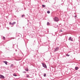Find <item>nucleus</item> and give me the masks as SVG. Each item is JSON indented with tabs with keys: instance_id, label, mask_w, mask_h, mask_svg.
<instances>
[{
	"instance_id": "14",
	"label": "nucleus",
	"mask_w": 80,
	"mask_h": 80,
	"mask_svg": "<svg viewBox=\"0 0 80 80\" xmlns=\"http://www.w3.org/2000/svg\"><path fill=\"white\" fill-rule=\"evenodd\" d=\"M25 15H22V18H23V17H25Z\"/></svg>"
},
{
	"instance_id": "1",
	"label": "nucleus",
	"mask_w": 80,
	"mask_h": 80,
	"mask_svg": "<svg viewBox=\"0 0 80 80\" xmlns=\"http://www.w3.org/2000/svg\"><path fill=\"white\" fill-rule=\"evenodd\" d=\"M54 22H58L59 21V19H58V18L57 17H55L53 19Z\"/></svg>"
},
{
	"instance_id": "11",
	"label": "nucleus",
	"mask_w": 80,
	"mask_h": 80,
	"mask_svg": "<svg viewBox=\"0 0 80 80\" xmlns=\"http://www.w3.org/2000/svg\"><path fill=\"white\" fill-rule=\"evenodd\" d=\"M50 25V23H49V22H48L47 23V25Z\"/></svg>"
},
{
	"instance_id": "4",
	"label": "nucleus",
	"mask_w": 80,
	"mask_h": 80,
	"mask_svg": "<svg viewBox=\"0 0 80 80\" xmlns=\"http://www.w3.org/2000/svg\"><path fill=\"white\" fill-rule=\"evenodd\" d=\"M0 78H5V77L2 75H0Z\"/></svg>"
},
{
	"instance_id": "20",
	"label": "nucleus",
	"mask_w": 80,
	"mask_h": 80,
	"mask_svg": "<svg viewBox=\"0 0 80 80\" xmlns=\"http://www.w3.org/2000/svg\"><path fill=\"white\" fill-rule=\"evenodd\" d=\"M23 73H26V72H25V71H23Z\"/></svg>"
},
{
	"instance_id": "15",
	"label": "nucleus",
	"mask_w": 80,
	"mask_h": 80,
	"mask_svg": "<svg viewBox=\"0 0 80 80\" xmlns=\"http://www.w3.org/2000/svg\"><path fill=\"white\" fill-rule=\"evenodd\" d=\"M48 13H50V11H48L47 12Z\"/></svg>"
},
{
	"instance_id": "6",
	"label": "nucleus",
	"mask_w": 80,
	"mask_h": 80,
	"mask_svg": "<svg viewBox=\"0 0 80 80\" xmlns=\"http://www.w3.org/2000/svg\"><path fill=\"white\" fill-rule=\"evenodd\" d=\"M15 23H16V22H13L12 24V25H15Z\"/></svg>"
},
{
	"instance_id": "23",
	"label": "nucleus",
	"mask_w": 80,
	"mask_h": 80,
	"mask_svg": "<svg viewBox=\"0 0 80 80\" xmlns=\"http://www.w3.org/2000/svg\"><path fill=\"white\" fill-rule=\"evenodd\" d=\"M75 17H77V15H75Z\"/></svg>"
},
{
	"instance_id": "16",
	"label": "nucleus",
	"mask_w": 80,
	"mask_h": 80,
	"mask_svg": "<svg viewBox=\"0 0 80 80\" xmlns=\"http://www.w3.org/2000/svg\"><path fill=\"white\" fill-rule=\"evenodd\" d=\"M3 40H5V38L4 37H3Z\"/></svg>"
},
{
	"instance_id": "8",
	"label": "nucleus",
	"mask_w": 80,
	"mask_h": 80,
	"mask_svg": "<svg viewBox=\"0 0 80 80\" xmlns=\"http://www.w3.org/2000/svg\"><path fill=\"white\" fill-rule=\"evenodd\" d=\"M75 68V70H78V68L77 67H76Z\"/></svg>"
},
{
	"instance_id": "3",
	"label": "nucleus",
	"mask_w": 80,
	"mask_h": 80,
	"mask_svg": "<svg viewBox=\"0 0 80 80\" xmlns=\"http://www.w3.org/2000/svg\"><path fill=\"white\" fill-rule=\"evenodd\" d=\"M69 40H70V41H71L72 42H73V38L70 37L68 39Z\"/></svg>"
},
{
	"instance_id": "22",
	"label": "nucleus",
	"mask_w": 80,
	"mask_h": 80,
	"mask_svg": "<svg viewBox=\"0 0 80 80\" xmlns=\"http://www.w3.org/2000/svg\"><path fill=\"white\" fill-rule=\"evenodd\" d=\"M60 32H63V31H62V30H60Z\"/></svg>"
},
{
	"instance_id": "10",
	"label": "nucleus",
	"mask_w": 80,
	"mask_h": 80,
	"mask_svg": "<svg viewBox=\"0 0 80 80\" xmlns=\"http://www.w3.org/2000/svg\"><path fill=\"white\" fill-rule=\"evenodd\" d=\"M25 70H26V71H27V72H28V69L27 68H26L25 69Z\"/></svg>"
},
{
	"instance_id": "9",
	"label": "nucleus",
	"mask_w": 80,
	"mask_h": 80,
	"mask_svg": "<svg viewBox=\"0 0 80 80\" xmlns=\"http://www.w3.org/2000/svg\"><path fill=\"white\" fill-rule=\"evenodd\" d=\"M13 64H11V66H10V67L12 68V67H13Z\"/></svg>"
},
{
	"instance_id": "13",
	"label": "nucleus",
	"mask_w": 80,
	"mask_h": 80,
	"mask_svg": "<svg viewBox=\"0 0 80 80\" xmlns=\"http://www.w3.org/2000/svg\"><path fill=\"white\" fill-rule=\"evenodd\" d=\"M42 7H43V8L45 7V5H42Z\"/></svg>"
},
{
	"instance_id": "18",
	"label": "nucleus",
	"mask_w": 80,
	"mask_h": 80,
	"mask_svg": "<svg viewBox=\"0 0 80 80\" xmlns=\"http://www.w3.org/2000/svg\"><path fill=\"white\" fill-rule=\"evenodd\" d=\"M44 77H46V74H44Z\"/></svg>"
},
{
	"instance_id": "24",
	"label": "nucleus",
	"mask_w": 80,
	"mask_h": 80,
	"mask_svg": "<svg viewBox=\"0 0 80 80\" xmlns=\"http://www.w3.org/2000/svg\"><path fill=\"white\" fill-rule=\"evenodd\" d=\"M57 27H58V25H57Z\"/></svg>"
},
{
	"instance_id": "2",
	"label": "nucleus",
	"mask_w": 80,
	"mask_h": 80,
	"mask_svg": "<svg viewBox=\"0 0 80 80\" xmlns=\"http://www.w3.org/2000/svg\"><path fill=\"white\" fill-rule=\"evenodd\" d=\"M42 66L43 67H44V68H47V65H46V64H44V63H42Z\"/></svg>"
},
{
	"instance_id": "17",
	"label": "nucleus",
	"mask_w": 80,
	"mask_h": 80,
	"mask_svg": "<svg viewBox=\"0 0 80 80\" xmlns=\"http://www.w3.org/2000/svg\"><path fill=\"white\" fill-rule=\"evenodd\" d=\"M26 77H27V78H28L29 77V75H27Z\"/></svg>"
},
{
	"instance_id": "19",
	"label": "nucleus",
	"mask_w": 80,
	"mask_h": 80,
	"mask_svg": "<svg viewBox=\"0 0 80 80\" xmlns=\"http://www.w3.org/2000/svg\"><path fill=\"white\" fill-rule=\"evenodd\" d=\"M12 23L11 22H9V25H12Z\"/></svg>"
},
{
	"instance_id": "5",
	"label": "nucleus",
	"mask_w": 80,
	"mask_h": 80,
	"mask_svg": "<svg viewBox=\"0 0 80 80\" xmlns=\"http://www.w3.org/2000/svg\"><path fill=\"white\" fill-rule=\"evenodd\" d=\"M58 49H59L58 48H56L55 49L54 52H57V51Z\"/></svg>"
},
{
	"instance_id": "7",
	"label": "nucleus",
	"mask_w": 80,
	"mask_h": 80,
	"mask_svg": "<svg viewBox=\"0 0 80 80\" xmlns=\"http://www.w3.org/2000/svg\"><path fill=\"white\" fill-rule=\"evenodd\" d=\"M4 63L6 64V65H7V62L6 61H3Z\"/></svg>"
},
{
	"instance_id": "21",
	"label": "nucleus",
	"mask_w": 80,
	"mask_h": 80,
	"mask_svg": "<svg viewBox=\"0 0 80 80\" xmlns=\"http://www.w3.org/2000/svg\"><path fill=\"white\" fill-rule=\"evenodd\" d=\"M70 56V55H68V54H67V56H68V57H69V56Z\"/></svg>"
},
{
	"instance_id": "12",
	"label": "nucleus",
	"mask_w": 80,
	"mask_h": 80,
	"mask_svg": "<svg viewBox=\"0 0 80 80\" xmlns=\"http://www.w3.org/2000/svg\"><path fill=\"white\" fill-rule=\"evenodd\" d=\"M13 76H14L15 77H17V75H16L15 74H13Z\"/></svg>"
}]
</instances>
